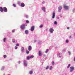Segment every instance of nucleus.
<instances>
[{
	"instance_id": "44",
	"label": "nucleus",
	"mask_w": 75,
	"mask_h": 75,
	"mask_svg": "<svg viewBox=\"0 0 75 75\" xmlns=\"http://www.w3.org/2000/svg\"><path fill=\"white\" fill-rule=\"evenodd\" d=\"M68 52L69 54V55H71V52L69 51H68Z\"/></svg>"
},
{
	"instance_id": "55",
	"label": "nucleus",
	"mask_w": 75,
	"mask_h": 75,
	"mask_svg": "<svg viewBox=\"0 0 75 75\" xmlns=\"http://www.w3.org/2000/svg\"><path fill=\"white\" fill-rule=\"evenodd\" d=\"M8 75H11V74H8Z\"/></svg>"
},
{
	"instance_id": "16",
	"label": "nucleus",
	"mask_w": 75,
	"mask_h": 75,
	"mask_svg": "<svg viewBox=\"0 0 75 75\" xmlns=\"http://www.w3.org/2000/svg\"><path fill=\"white\" fill-rule=\"evenodd\" d=\"M21 6L22 7H24V6H25V4L23 3H21Z\"/></svg>"
},
{
	"instance_id": "15",
	"label": "nucleus",
	"mask_w": 75,
	"mask_h": 75,
	"mask_svg": "<svg viewBox=\"0 0 75 75\" xmlns=\"http://www.w3.org/2000/svg\"><path fill=\"white\" fill-rule=\"evenodd\" d=\"M0 11L1 12H3V7H0Z\"/></svg>"
},
{
	"instance_id": "26",
	"label": "nucleus",
	"mask_w": 75,
	"mask_h": 75,
	"mask_svg": "<svg viewBox=\"0 0 75 75\" xmlns=\"http://www.w3.org/2000/svg\"><path fill=\"white\" fill-rule=\"evenodd\" d=\"M72 12L75 13V8H74L72 9Z\"/></svg>"
},
{
	"instance_id": "41",
	"label": "nucleus",
	"mask_w": 75,
	"mask_h": 75,
	"mask_svg": "<svg viewBox=\"0 0 75 75\" xmlns=\"http://www.w3.org/2000/svg\"><path fill=\"white\" fill-rule=\"evenodd\" d=\"M6 57H7V56L6 55H4V58H6Z\"/></svg>"
},
{
	"instance_id": "27",
	"label": "nucleus",
	"mask_w": 75,
	"mask_h": 75,
	"mask_svg": "<svg viewBox=\"0 0 75 75\" xmlns=\"http://www.w3.org/2000/svg\"><path fill=\"white\" fill-rule=\"evenodd\" d=\"M12 42L13 43H15V42H15V40L14 39H13L12 40Z\"/></svg>"
},
{
	"instance_id": "43",
	"label": "nucleus",
	"mask_w": 75,
	"mask_h": 75,
	"mask_svg": "<svg viewBox=\"0 0 75 75\" xmlns=\"http://www.w3.org/2000/svg\"><path fill=\"white\" fill-rule=\"evenodd\" d=\"M43 57H46V56H47V55L46 54H44L43 55Z\"/></svg>"
},
{
	"instance_id": "5",
	"label": "nucleus",
	"mask_w": 75,
	"mask_h": 75,
	"mask_svg": "<svg viewBox=\"0 0 75 75\" xmlns=\"http://www.w3.org/2000/svg\"><path fill=\"white\" fill-rule=\"evenodd\" d=\"M58 12L59 13L61 11V10H62V6H59V7H58Z\"/></svg>"
},
{
	"instance_id": "54",
	"label": "nucleus",
	"mask_w": 75,
	"mask_h": 75,
	"mask_svg": "<svg viewBox=\"0 0 75 75\" xmlns=\"http://www.w3.org/2000/svg\"><path fill=\"white\" fill-rule=\"evenodd\" d=\"M70 38H71V36H70Z\"/></svg>"
},
{
	"instance_id": "2",
	"label": "nucleus",
	"mask_w": 75,
	"mask_h": 75,
	"mask_svg": "<svg viewBox=\"0 0 75 75\" xmlns=\"http://www.w3.org/2000/svg\"><path fill=\"white\" fill-rule=\"evenodd\" d=\"M74 70V67L73 66L71 67L70 68V72H72Z\"/></svg>"
},
{
	"instance_id": "17",
	"label": "nucleus",
	"mask_w": 75,
	"mask_h": 75,
	"mask_svg": "<svg viewBox=\"0 0 75 75\" xmlns=\"http://www.w3.org/2000/svg\"><path fill=\"white\" fill-rule=\"evenodd\" d=\"M25 34H28V30H26L25 31Z\"/></svg>"
},
{
	"instance_id": "50",
	"label": "nucleus",
	"mask_w": 75,
	"mask_h": 75,
	"mask_svg": "<svg viewBox=\"0 0 75 75\" xmlns=\"http://www.w3.org/2000/svg\"><path fill=\"white\" fill-rule=\"evenodd\" d=\"M67 28L68 30H69V28L68 27Z\"/></svg>"
},
{
	"instance_id": "18",
	"label": "nucleus",
	"mask_w": 75,
	"mask_h": 75,
	"mask_svg": "<svg viewBox=\"0 0 75 75\" xmlns=\"http://www.w3.org/2000/svg\"><path fill=\"white\" fill-rule=\"evenodd\" d=\"M33 71H30L29 72V74H30V75H32V74H33Z\"/></svg>"
},
{
	"instance_id": "30",
	"label": "nucleus",
	"mask_w": 75,
	"mask_h": 75,
	"mask_svg": "<svg viewBox=\"0 0 75 75\" xmlns=\"http://www.w3.org/2000/svg\"><path fill=\"white\" fill-rule=\"evenodd\" d=\"M44 25H40V26L39 27L40 28H42V27Z\"/></svg>"
},
{
	"instance_id": "3",
	"label": "nucleus",
	"mask_w": 75,
	"mask_h": 75,
	"mask_svg": "<svg viewBox=\"0 0 75 75\" xmlns=\"http://www.w3.org/2000/svg\"><path fill=\"white\" fill-rule=\"evenodd\" d=\"M57 57L59 58H61L62 57V53L59 52L57 54Z\"/></svg>"
},
{
	"instance_id": "29",
	"label": "nucleus",
	"mask_w": 75,
	"mask_h": 75,
	"mask_svg": "<svg viewBox=\"0 0 75 75\" xmlns=\"http://www.w3.org/2000/svg\"><path fill=\"white\" fill-rule=\"evenodd\" d=\"M49 69V66H47L46 69H46V70H47V69Z\"/></svg>"
},
{
	"instance_id": "49",
	"label": "nucleus",
	"mask_w": 75,
	"mask_h": 75,
	"mask_svg": "<svg viewBox=\"0 0 75 75\" xmlns=\"http://www.w3.org/2000/svg\"><path fill=\"white\" fill-rule=\"evenodd\" d=\"M34 41L35 42H37V40H34Z\"/></svg>"
},
{
	"instance_id": "32",
	"label": "nucleus",
	"mask_w": 75,
	"mask_h": 75,
	"mask_svg": "<svg viewBox=\"0 0 75 75\" xmlns=\"http://www.w3.org/2000/svg\"><path fill=\"white\" fill-rule=\"evenodd\" d=\"M30 58H34V56L31 55L30 56Z\"/></svg>"
},
{
	"instance_id": "53",
	"label": "nucleus",
	"mask_w": 75,
	"mask_h": 75,
	"mask_svg": "<svg viewBox=\"0 0 75 75\" xmlns=\"http://www.w3.org/2000/svg\"><path fill=\"white\" fill-rule=\"evenodd\" d=\"M74 35L75 36V33H74Z\"/></svg>"
},
{
	"instance_id": "9",
	"label": "nucleus",
	"mask_w": 75,
	"mask_h": 75,
	"mask_svg": "<svg viewBox=\"0 0 75 75\" xmlns=\"http://www.w3.org/2000/svg\"><path fill=\"white\" fill-rule=\"evenodd\" d=\"M4 69H5V66H2L1 67V71H3L4 70Z\"/></svg>"
},
{
	"instance_id": "23",
	"label": "nucleus",
	"mask_w": 75,
	"mask_h": 75,
	"mask_svg": "<svg viewBox=\"0 0 75 75\" xmlns=\"http://www.w3.org/2000/svg\"><path fill=\"white\" fill-rule=\"evenodd\" d=\"M54 24H55V25H57V24H58V23L57 22V21H55L54 22Z\"/></svg>"
},
{
	"instance_id": "24",
	"label": "nucleus",
	"mask_w": 75,
	"mask_h": 75,
	"mask_svg": "<svg viewBox=\"0 0 75 75\" xmlns=\"http://www.w3.org/2000/svg\"><path fill=\"white\" fill-rule=\"evenodd\" d=\"M65 42L66 43H68V42H69V40H68L67 39L66 40Z\"/></svg>"
},
{
	"instance_id": "35",
	"label": "nucleus",
	"mask_w": 75,
	"mask_h": 75,
	"mask_svg": "<svg viewBox=\"0 0 75 75\" xmlns=\"http://www.w3.org/2000/svg\"><path fill=\"white\" fill-rule=\"evenodd\" d=\"M55 64V63L54 62H52V64L53 65H54V64Z\"/></svg>"
},
{
	"instance_id": "21",
	"label": "nucleus",
	"mask_w": 75,
	"mask_h": 75,
	"mask_svg": "<svg viewBox=\"0 0 75 75\" xmlns=\"http://www.w3.org/2000/svg\"><path fill=\"white\" fill-rule=\"evenodd\" d=\"M30 56H28L27 57V60H29V59H30Z\"/></svg>"
},
{
	"instance_id": "4",
	"label": "nucleus",
	"mask_w": 75,
	"mask_h": 75,
	"mask_svg": "<svg viewBox=\"0 0 75 75\" xmlns=\"http://www.w3.org/2000/svg\"><path fill=\"white\" fill-rule=\"evenodd\" d=\"M64 9L66 10H68V9L69 8V6H67V5H64Z\"/></svg>"
},
{
	"instance_id": "6",
	"label": "nucleus",
	"mask_w": 75,
	"mask_h": 75,
	"mask_svg": "<svg viewBox=\"0 0 75 75\" xmlns=\"http://www.w3.org/2000/svg\"><path fill=\"white\" fill-rule=\"evenodd\" d=\"M54 29L52 28H50L49 30V31L50 33H53V32H54Z\"/></svg>"
},
{
	"instance_id": "42",
	"label": "nucleus",
	"mask_w": 75,
	"mask_h": 75,
	"mask_svg": "<svg viewBox=\"0 0 75 75\" xmlns=\"http://www.w3.org/2000/svg\"><path fill=\"white\" fill-rule=\"evenodd\" d=\"M15 50H17V47L15 46Z\"/></svg>"
},
{
	"instance_id": "28",
	"label": "nucleus",
	"mask_w": 75,
	"mask_h": 75,
	"mask_svg": "<svg viewBox=\"0 0 75 75\" xmlns=\"http://www.w3.org/2000/svg\"><path fill=\"white\" fill-rule=\"evenodd\" d=\"M49 51V49H46V51H45V53H47L48 52V51Z\"/></svg>"
},
{
	"instance_id": "22",
	"label": "nucleus",
	"mask_w": 75,
	"mask_h": 75,
	"mask_svg": "<svg viewBox=\"0 0 75 75\" xmlns=\"http://www.w3.org/2000/svg\"><path fill=\"white\" fill-rule=\"evenodd\" d=\"M71 66V64H69L67 67V68H69V67Z\"/></svg>"
},
{
	"instance_id": "1",
	"label": "nucleus",
	"mask_w": 75,
	"mask_h": 75,
	"mask_svg": "<svg viewBox=\"0 0 75 75\" xmlns=\"http://www.w3.org/2000/svg\"><path fill=\"white\" fill-rule=\"evenodd\" d=\"M23 62L24 65L25 67H27L28 65V62L27 61L25 60L23 61Z\"/></svg>"
},
{
	"instance_id": "45",
	"label": "nucleus",
	"mask_w": 75,
	"mask_h": 75,
	"mask_svg": "<svg viewBox=\"0 0 75 75\" xmlns=\"http://www.w3.org/2000/svg\"><path fill=\"white\" fill-rule=\"evenodd\" d=\"M18 64H20V62H21L20 61H18Z\"/></svg>"
},
{
	"instance_id": "14",
	"label": "nucleus",
	"mask_w": 75,
	"mask_h": 75,
	"mask_svg": "<svg viewBox=\"0 0 75 75\" xmlns=\"http://www.w3.org/2000/svg\"><path fill=\"white\" fill-rule=\"evenodd\" d=\"M21 51L22 52H24V47H22L21 48Z\"/></svg>"
},
{
	"instance_id": "46",
	"label": "nucleus",
	"mask_w": 75,
	"mask_h": 75,
	"mask_svg": "<svg viewBox=\"0 0 75 75\" xmlns=\"http://www.w3.org/2000/svg\"><path fill=\"white\" fill-rule=\"evenodd\" d=\"M41 61H44V59H41Z\"/></svg>"
},
{
	"instance_id": "36",
	"label": "nucleus",
	"mask_w": 75,
	"mask_h": 75,
	"mask_svg": "<svg viewBox=\"0 0 75 75\" xmlns=\"http://www.w3.org/2000/svg\"><path fill=\"white\" fill-rule=\"evenodd\" d=\"M18 4H21V1H19L18 2Z\"/></svg>"
},
{
	"instance_id": "13",
	"label": "nucleus",
	"mask_w": 75,
	"mask_h": 75,
	"mask_svg": "<svg viewBox=\"0 0 75 75\" xmlns=\"http://www.w3.org/2000/svg\"><path fill=\"white\" fill-rule=\"evenodd\" d=\"M55 12H53L52 14V18H55Z\"/></svg>"
},
{
	"instance_id": "31",
	"label": "nucleus",
	"mask_w": 75,
	"mask_h": 75,
	"mask_svg": "<svg viewBox=\"0 0 75 75\" xmlns=\"http://www.w3.org/2000/svg\"><path fill=\"white\" fill-rule=\"evenodd\" d=\"M50 70H52V66L50 67Z\"/></svg>"
},
{
	"instance_id": "10",
	"label": "nucleus",
	"mask_w": 75,
	"mask_h": 75,
	"mask_svg": "<svg viewBox=\"0 0 75 75\" xmlns=\"http://www.w3.org/2000/svg\"><path fill=\"white\" fill-rule=\"evenodd\" d=\"M35 28V27L34 26H32L30 28V30L31 31H33L34 30V28Z\"/></svg>"
},
{
	"instance_id": "39",
	"label": "nucleus",
	"mask_w": 75,
	"mask_h": 75,
	"mask_svg": "<svg viewBox=\"0 0 75 75\" xmlns=\"http://www.w3.org/2000/svg\"><path fill=\"white\" fill-rule=\"evenodd\" d=\"M15 31V30H12V33H14V32Z\"/></svg>"
},
{
	"instance_id": "34",
	"label": "nucleus",
	"mask_w": 75,
	"mask_h": 75,
	"mask_svg": "<svg viewBox=\"0 0 75 75\" xmlns=\"http://www.w3.org/2000/svg\"><path fill=\"white\" fill-rule=\"evenodd\" d=\"M13 6L14 7H16V4H13Z\"/></svg>"
},
{
	"instance_id": "33",
	"label": "nucleus",
	"mask_w": 75,
	"mask_h": 75,
	"mask_svg": "<svg viewBox=\"0 0 75 75\" xmlns=\"http://www.w3.org/2000/svg\"><path fill=\"white\" fill-rule=\"evenodd\" d=\"M28 17H29V16H28L27 15H25V17L26 18H28Z\"/></svg>"
},
{
	"instance_id": "38",
	"label": "nucleus",
	"mask_w": 75,
	"mask_h": 75,
	"mask_svg": "<svg viewBox=\"0 0 75 75\" xmlns=\"http://www.w3.org/2000/svg\"><path fill=\"white\" fill-rule=\"evenodd\" d=\"M38 43L39 44H41V41L39 40L38 42Z\"/></svg>"
},
{
	"instance_id": "48",
	"label": "nucleus",
	"mask_w": 75,
	"mask_h": 75,
	"mask_svg": "<svg viewBox=\"0 0 75 75\" xmlns=\"http://www.w3.org/2000/svg\"><path fill=\"white\" fill-rule=\"evenodd\" d=\"M60 17L61 18H62V15H60Z\"/></svg>"
},
{
	"instance_id": "25",
	"label": "nucleus",
	"mask_w": 75,
	"mask_h": 75,
	"mask_svg": "<svg viewBox=\"0 0 75 75\" xmlns=\"http://www.w3.org/2000/svg\"><path fill=\"white\" fill-rule=\"evenodd\" d=\"M26 53L27 54H28L30 53V52L28 50H26Z\"/></svg>"
},
{
	"instance_id": "19",
	"label": "nucleus",
	"mask_w": 75,
	"mask_h": 75,
	"mask_svg": "<svg viewBox=\"0 0 75 75\" xmlns=\"http://www.w3.org/2000/svg\"><path fill=\"white\" fill-rule=\"evenodd\" d=\"M41 52L40 51L39 52V56H41Z\"/></svg>"
},
{
	"instance_id": "12",
	"label": "nucleus",
	"mask_w": 75,
	"mask_h": 75,
	"mask_svg": "<svg viewBox=\"0 0 75 75\" xmlns=\"http://www.w3.org/2000/svg\"><path fill=\"white\" fill-rule=\"evenodd\" d=\"M28 51H30L31 50V49H32V47L31 46H29L28 47Z\"/></svg>"
},
{
	"instance_id": "20",
	"label": "nucleus",
	"mask_w": 75,
	"mask_h": 75,
	"mask_svg": "<svg viewBox=\"0 0 75 75\" xmlns=\"http://www.w3.org/2000/svg\"><path fill=\"white\" fill-rule=\"evenodd\" d=\"M3 41L4 42H6V38H4L3 39Z\"/></svg>"
},
{
	"instance_id": "7",
	"label": "nucleus",
	"mask_w": 75,
	"mask_h": 75,
	"mask_svg": "<svg viewBox=\"0 0 75 75\" xmlns=\"http://www.w3.org/2000/svg\"><path fill=\"white\" fill-rule=\"evenodd\" d=\"M25 24H23L22 25H21V29H24L25 28Z\"/></svg>"
},
{
	"instance_id": "40",
	"label": "nucleus",
	"mask_w": 75,
	"mask_h": 75,
	"mask_svg": "<svg viewBox=\"0 0 75 75\" xmlns=\"http://www.w3.org/2000/svg\"><path fill=\"white\" fill-rule=\"evenodd\" d=\"M26 23H29V21H28V20H27L26 21Z\"/></svg>"
},
{
	"instance_id": "51",
	"label": "nucleus",
	"mask_w": 75,
	"mask_h": 75,
	"mask_svg": "<svg viewBox=\"0 0 75 75\" xmlns=\"http://www.w3.org/2000/svg\"><path fill=\"white\" fill-rule=\"evenodd\" d=\"M65 51V49H63V51Z\"/></svg>"
},
{
	"instance_id": "37",
	"label": "nucleus",
	"mask_w": 75,
	"mask_h": 75,
	"mask_svg": "<svg viewBox=\"0 0 75 75\" xmlns=\"http://www.w3.org/2000/svg\"><path fill=\"white\" fill-rule=\"evenodd\" d=\"M16 46H17L18 47H19V44L18 43H17L16 44Z\"/></svg>"
},
{
	"instance_id": "8",
	"label": "nucleus",
	"mask_w": 75,
	"mask_h": 75,
	"mask_svg": "<svg viewBox=\"0 0 75 75\" xmlns=\"http://www.w3.org/2000/svg\"><path fill=\"white\" fill-rule=\"evenodd\" d=\"M3 11L4 12H7V9L6 7H4L3 8Z\"/></svg>"
},
{
	"instance_id": "52",
	"label": "nucleus",
	"mask_w": 75,
	"mask_h": 75,
	"mask_svg": "<svg viewBox=\"0 0 75 75\" xmlns=\"http://www.w3.org/2000/svg\"><path fill=\"white\" fill-rule=\"evenodd\" d=\"M3 75H6V74H3Z\"/></svg>"
},
{
	"instance_id": "11",
	"label": "nucleus",
	"mask_w": 75,
	"mask_h": 75,
	"mask_svg": "<svg viewBox=\"0 0 75 75\" xmlns=\"http://www.w3.org/2000/svg\"><path fill=\"white\" fill-rule=\"evenodd\" d=\"M41 8L42 10L44 12V13H45V12L46 11H45V10L46 9L45 8V7H42Z\"/></svg>"
},
{
	"instance_id": "47",
	"label": "nucleus",
	"mask_w": 75,
	"mask_h": 75,
	"mask_svg": "<svg viewBox=\"0 0 75 75\" xmlns=\"http://www.w3.org/2000/svg\"><path fill=\"white\" fill-rule=\"evenodd\" d=\"M42 4H45V1H43L42 2Z\"/></svg>"
}]
</instances>
